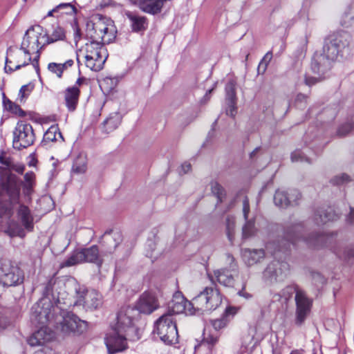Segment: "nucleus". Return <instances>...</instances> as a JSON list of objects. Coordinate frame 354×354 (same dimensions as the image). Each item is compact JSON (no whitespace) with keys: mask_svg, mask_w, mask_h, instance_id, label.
<instances>
[{"mask_svg":"<svg viewBox=\"0 0 354 354\" xmlns=\"http://www.w3.org/2000/svg\"><path fill=\"white\" fill-rule=\"evenodd\" d=\"M0 194L8 198V202L0 201V218L8 220V227L5 231L10 236H25L21 226L14 220H11L14 211H16L18 219L28 231L33 229V216L28 204L21 196L20 187L13 180H6L0 183Z\"/></svg>","mask_w":354,"mask_h":354,"instance_id":"1","label":"nucleus"},{"mask_svg":"<svg viewBox=\"0 0 354 354\" xmlns=\"http://www.w3.org/2000/svg\"><path fill=\"white\" fill-rule=\"evenodd\" d=\"M350 37L346 32H337L330 35L326 39L322 52H317L314 54L311 69L315 74L318 75L317 77H305L306 84L312 86L318 81L322 80L323 75L332 67V64L339 55L348 50Z\"/></svg>","mask_w":354,"mask_h":354,"instance_id":"2","label":"nucleus"},{"mask_svg":"<svg viewBox=\"0 0 354 354\" xmlns=\"http://www.w3.org/2000/svg\"><path fill=\"white\" fill-rule=\"evenodd\" d=\"M52 289V282L48 281L45 290V295L38 302L33 305L31 309V320L33 323L41 325V327L35 332L28 339L29 345L37 346L43 345L51 340L54 334L46 325L53 322V315L51 314V308L53 304L51 302L48 295Z\"/></svg>","mask_w":354,"mask_h":354,"instance_id":"3","label":"nucleus"},{"mask_svg":"<svg viewBox=\"0 0 354 354\" xmlns=\"http://www.w3.org/2000/svg\"><path fill=\"white\" fill-rule=\"evenodd\" d=\"M122 234L120 232H106L103 235V241L107 246L106 252H100L97 245L83 248L75 251L66 260L62 263L63 267H70L82 263H91L98 268L104 262V257L106 253H112L122 241Z\"/></svg>","mask_w":354,"mask_h":354,"instance_id":"4","label":"nucleus"},{"mask_svg":"<svg viewBox=\"0 0 354 354\" xmlns=\"http://www.w3.org/2000/svg\"><path fill=\"white\" fill-rule=\"evenodd\" d=\"M135 309L127 307L122 309L117 315V322L106 334L105 344L109 354L121 352L127 348L129 333L134 331L133 316Z\"/></svg>","mask_w":354,"mask_h":354,"instance_id":"5","label":"nucleus"},{"mask_svg":"<svg viewBox=\"0 0 354 354\" xmlns=\"http://www.w3.org/2000/svg\"><path fill=\"white\" fill-rule=\"evenodd\" d=\"M116 33L113 21L106 17H100L86 23V37L88 40L109 44L115 39Z\"/></svg>","mask_w":354,"mask_h":354,"instance_id":"6","label":"nucleus"},{"mask_svg":"<svg viewBox=\"0 0 354 354\" xmlns=\"http://www.w3.org/2000/svg\"><path fill=\"white\" fill-rule=\"evenodd\" d=\"M56 305L51 308L53 315V322L57 328H60L64 333L77 332L82 333L87 327V323L80 319L75 315L65 310L60 305L61 299L58 296Z\"/></svg>","mask_w":354,"mask_h":354,"instance_id":"7","label":"nucleus"},{"mask_svg":"<svg viewBox=\"0 0 354 354\" xmlns=\"http://www.w3.org/2000/svg\"><path fill=\"white\" fill-rule=\"evenodd\" d=\"M105 44L88 40L82 46L77 53L79 57L84 58L85 65L93 71H100L103 68L104 64L108 57Z\"/></svg>","mask_w":354,"mask_h":354,"instance_id":"8","label":"nucleus"},{"mask_svg":"<svg viewBox=\"0 0 354 354\" xmlns=\"http://www.w3.org/2000/svg\"><path fill=\"white\" fill-rule=\"evenodd\" d=\"M46 33L43 32L41 26L29 28L23 38L21 42V48L25 49L30 54L36 53L37 55L32 59V64L36 72L38 73L39 71V51L46 45L45 41Z\"/></svg>","mask_w":354,"mask_h":354,"instance_id":"9","label":"nucleus"},{"mask_svg":"<svg viewBox=\"0 0 354 354\" xmlns=\"http://www.w3.org/2000/svg\"><path fill=\"white\" fill-rule=\"evenodd\" d=\"M222 302V297L218 289L213 286L205 287L198 295L194 297L189 308H195L196 312L215 310Z\"/></svg>","mask_w":354,"mask_h":354,"instance_id":"10","label":"nucleus"},{"mask_svg":"<svg viewBox=\"0 0 354 354\" xmlns=\"http://www.w3.org/2000/svg\"><path fill=\"white\" fill-rule=\"evenodd\" d=\"M153 332L166 344L177 342L178 330L176 322L169 313H164L155 323Z\"/></svg>","mask_w":354,"mask_h":354,"instance_id":"11","label":"nucleus"},{"mask_svg":"<svg viewBox=\"0 0 354 354\" xmlns=\"http://www.w3.org/2000/svg\"><path fill=\"white\" fill-rule=\"evenodd\" d=\"M35 140L32 125L23 121L17 122L13 131V147L18 150L27 148L34 143Z\"/></svg>","mask_w":354,"mask_h":354,"instance_id":"12","label":"nucleus"},{"mask_svg":"<svg viewBox=\"0 0 354 354\" xmlns=\"http://www.w3.org/2000/svg\"><path fill=\"white\" fill-rule=\"evenodd\" d=\"M76 300L74 306H82L86 310H94L102 304V297L95 290H86L79 286L75 288Z\"/></svg>","mask_w":354,"mask_h":354,"instance_id":"13","label":"nucleus"},{"mask_svg":"<svg viewBox=\"0 0 354 354\" xmlns=\"http://www.w3.org/2000/svg\"><path fill=\"white\" fill-rule=\"evenodd\" d=\"M24 281L22 270L11 262L4 261L0 265V283L6 286H13Z\"/></svg>","mask_w":354,"mask_h":354,"instance_id":"14","label":"nucleus"},{"mask_svg":"<svg viewBox=\"0 0 354 354\" xmlns=\"http://www.w3.org/2000/svg\"><path fill=\"white\" fill-rule=\"evenodd\" d=\"M295 301L296 305L295 324L300 326L303 325L311 312L313 299L302 290L297 292Z\"/></svg>","mask_w":354,"mask_h":354,"instance_id":"15","label":"nucleus"},{"mask_svg":"<svg viewBox=\"0 0 354 354\" xmlns=\"http://www.w3.org/2000/svg\"><path fill=\"white\" fill-rule=\"evenodd\" d=\"M9 58L6 59L5 70L6 71H15L32 63L31 54L20 48L10 49Z\"/></svg>","mask_w":354,"mask_h":354,"instance_id":"16","label":"nucleus"},{"mask_svg":"<svg viewBox=\"0 0 354 354\" xmlns=\"http://www.w3.org/2000/svg\"><path fill=\"white\" fill-rule=\"evenodd\" d=\"M191 301H187L181 292L177 291L173 298L168 304L167 312L174 317L176 314L185 313L186 315H194L196 313L195 308H190Z\"/></svg>","mask_w":354,"mask_h":354,"instance_id":"17","label":"nucleus"},{"mask_svg":"<svg viewBox=\"0 0 354 354\" xmlns=\"http://www.w3.org/2000/svg\"><path fill=\"white\" fill-rule=\"evenodd\" d=\"M288 270V265L287 263L273 261L264 270L263 277L270 281H281L286 277Z\"/></svg>","mask_w":354,"mask_h":354,"instance_id":"18","label":"nucleus"},{"mask_svg":"<svg viewBox=\"0 0 354 354\" xmlns=\"http://www.w3.org/2000/svg\"><path fill=\"white\" fill-rule=\"evenodd\" d=\"M10 180H12L11 179ZM15 181V180H12ZM15 182L20 187V194L25 203H31L32 194L34 192V187L35 185V174L33 171H29L25 174L24 180L21 184Z\"/></svg>","mask_w":354,"mask_h":354,"instance_id":"19","label":"nucleus"},{"mask_svg":"<svg viewBox=\"0 0 354 354\" xmlns=\"http://www.w3.org/2000/svg\"><path fill=\"white\" fill-rule=\"evenodd\" d=\"M159 306L156 297L151 292H144L136 304V309L141 313L151 314Z\"/></svg>","mask_w":354,"mask_h":354,"instance_id":"20","label":"nucleus"},{"mask_svg":"<svg viewBox=\"0 0 354 354\" xmlns=\"http://www.w3.org/2000/svg\"><path fill=\"white\" fill-rule=\"evenodd\" d=\"M303 227L297 224L294 225L291 229L288 230L286 234V238L288 241L291 242L293 245H297L300 241H304L309 245L317 246L319 240H322V236L316 237L315 240L311 239H303L302 236Z\"/></svg>","mask_w":354,"mask_h":354,"instance_id":"21","label":"nucleus"},{"mask_svg":"<svg viewBox=\"0 0 354 354\" xmlns=\"http://www.w3.org/2000/svg\"><path fill=\"white\" fill-rule=\"evenodd\" d=\"M300 198L301 194L297 190H292L288 196L285 191L277 190L274 196V202L277 206L283 208L289 205L296 204Z\"/></svg>","mask_w":354,"mask_h":354,"instance_id":"22","label":"nucleus"},{"mask_svg":"<svg viewBox=\"0 0 354 354\" xmlns=\"http://www.w3.org/2000/svg\"><path fill=\"white\" fill-rule=\"evenodd\" d=\"M80 91L76 86H69L64 91V103L68 111H74L78 104Z\"/></svg>","mask_w":354,"mask_h":354,"instance_id":"23","label":"nucleus"},{"mask_svg":"<svg viewBox=\"0 0 354 354\" xmlns=\"http://www.w3.org/2000/svg\"><path fill=\"white\" fill-rule=\"evenodd\" d=\"M250 205L247 196L243 201V214L245 223L243 227V236L248 238L252 236L255 232L254 218H249Z\"/></svg>","mask_w":354,"mask_h":354,"instance_id":"24","label":"nucleus"},{"mask_svg":"<svg viewBox=\"0 0 354 354\" xmlns=\"http://www.w3.org/2000/svg\"><path fill=\"white\" fill-rule=\"evenodd\" d=\"M302 290L297 285H291L285 287L279 293H275L272 295V302L279 301L281 304H287L288 301L291 299L292 295L295 293L297 295V292Z\"/></svg>","mask_w":354,"mask_h":354,"instance_id":"25","label":"nucleus"},{"mask_svg":"<svg viewBox=\"0 0 354 354\" xmlns=\"http://www.w3.org/2000/svg\"><path fill=\"white\" fill-rule=\"evenodd\" d=\"M242 257L243 261L248 266H252L259 262L265 257V252L263 250H251V249H243L242 250Z\"/></svg>","mask_w":354,"mask_h":354,"instance_id":"26","label":"nucleus"},{"mask_svg":"<svg viewBox=\"0 0 354 354\" xmlns=\"http://www.w3.org/2000/svg\"><path fill=\"white\" fill-rule=\"evenodd\" d=\"M211 281H214V278L224 286H232L234 284L233 274L227 269L217 270L214 272V277L208 274Z\"/></svg>","mask_w":354,"mask_h":354,"instance_id":"27","label":"nucleus"},{"mask_svg":"<svg viewBox=\"0 0 354 354\" xmlns=\"http://www.w3.org/2000/svg\"><path fill=\"white\" fill-rule=\"evenodd\" d=\"M125 15L129 19L133 31L138 32L147 28V22L146 17L130 11H125Z\"/></svg>","mask_w":354,"mask_h":354,"instance_id":"28","label":"nucleus"},{"mask_svg":"<svg viewBox=\"0 0 354 354\" xmlns=\"http://www.w3.org/2000/svg\"><path fill=\"white\" fill-rule=\"evenodd\" d=\"M165 0H138L137 3L142 10L150 14L160 12Z\"/></svg>","mask_w":354,"mask_h":354,"instance_id":"29","label":"nucleus"},{"mask_svg":"<svg viewBox=\"0 0 354 354\" xmlns=\"http://www.w3.org/2000/svg\"><path fill=\"white\" fill-rule=\"evenodd\" d=\"M122 120L121 115L118 113H113L109 115L103 123V130L109 133L116 129Z\"/></svg>","mask_w":354,"mask_h":354,"instance_id":"30","label":"nucleus"},{"mask_svg":"<svg viewBox=\"0 0 354 354\" xmlns=\"http://www.w3.org/2000/svg\"><path fill=\"white\" fill-rule=\"evenodd\" d=\"M337 216L334 211L329 207L326 210L321 209L317 211L315 215V220L317 225H320L330 221H333Z\"/></svg>","mask_w":354,"mask_h":354,"instance_id":"31","label":"nucleus"},{"mask_svg":"<svg viewBox=\"0 0 354 354\" xmlns=\"http://www.w3.org/2000/svg\"><path fill=\"white\" fill-rule=\"evenodd\" d=\"M14 160L3 151H0V176H6L10 172Z\"/></svg>","mask_w":354,"mask_h":354,"instance_id":"32","label":"nucleus"},{"mask_svg":"<svg viewBox=\"0 0 354 354\" xmlns=\"http://www.w3.org/2000/svg\"><path fill=\"white\" fill-rule=\"evenodd\" d=\"M65 38L66 32L64 29L60 26H56L50 35L46 34L45 41L46 44H48L64 40Z\"/></svg>","mask_w":354,"mask_h":354,"instance_id":"33","label":"nucleus"},{"mask_svg":"<svg viewBox=\"0 0 354 354\" xmlns=\"http://www.w3.org/2000/svg\"><path fill=\"white\" fill-rule=\"evenodd\" d=\"M87 169L86 157L83 154H80L75 159L72 171L75 174H82L86 172Z\"/></svg>","mask_w":354,"mask_h":354,"instance_id":"34","label":"nucleus"},{"mask_svg":"<svg viewBox=\"0 0 354 354\" xmlns=\"http://www.w3.org/2000/svg\"><path fill=\"white\" fill-rule=\"evenodd\" d=\"M3 103L4 108L12 113L20 117H24L26 115L24 111H23L18 104L12 102L9 99L4 98Z\"/></svg>","mask_w":354,"mask_h":354,"instance_id":"35","label":"nucleus"},{"mask_svg":"<svg viewBox=\"0 0 354 354\" xmlns=\"http://www.w3.org/2000/svg\"><path fill=\"white\" fill-rule=\"evenodd\" d=\"M58 138L63 139V137L57 126H51L44 135V140L45 141H56Z\"/></svg>","mask_w":354,"mask_h":354,"instance_id":"36","label":"nucleus"},{"mask_svg":"<svg viewBox=\"0 0 354 354\" xmlns=\"http://www.w3.org/2000/svg\"><path fill=\"white\" fill-rule=\"evenodd\" d=\"M342 25L346 27L354 25V3L351 5L345 11Z\"/></svg>","mask_w":354,"mask_h":354,"instance_id":"37","label":"nucleus"},{"mask_svg":"<svg viewBox=\"0 0 354 354\" xmlns=\"http://www.w3.org/2000/svg\"><path fill=\"white\" fill-rule=\"evenodd\" d=\"M212 194L216 196L218 202H222L225 197V192L223 187L216 181L210 183Z\"/></svg>","mask_w":354,"mask_h":354,"instance_id":"38","label":"nucleus"},{"mask_svg":"<svg viewBox=\"0 0 354 354\" xmlns=\"http://www.w3.org/2000/svg\"><path fill=\"white\" fill-rule=\"evenodd\" d=\"M218 341V335L217 334L207 333L205 330L203 333V339L202 344L209 347L214 346Z\"/></svg>","mask_w":354,"mask_h":354,"instance_id":"39","label":"nucleus"},{"mask_svg":"<svg viewBox=\"0 0 354 354\" xmlns=\"http://www.w3.org/2000/svg\"><path fill=\"white\" fill-rule=\"evenodd\" d=\"M272 54L271 52H268L264 55V57H263V59H261V61L260 62V63L258 66L257 70H258L259 73H261V74L264 73V72L266 71V70L268 67L269 62L272 59Z\"/></svg>","mask_w":354,"mask_h":354,"instance_id":"40","label":"nucleus"},{"mask_svg":"<svg viewBox=\"0 0 354 354\" xmlns=\"http://www.w3.org/2000/svg\"><path fill=\"white\" fill-rule=\"evenodd\" d=\"M33 87L34 86L31 84L24 85L21 87L18 95V99L21 102H24L32 92Z\"/></svg>","mask_w":354,"mask_h":354,"instance_id":"41","label":"nucleus"},{"mask_svg":"<svg viewBox=\"0 0 354 354\" xmlns=\"http://www.w3.org/2000/svg\"><path fill=\"white\" fill-rule=\"evenodd\" d=\"M235 227V219L232 216H228L226 219V229L228 239L230 241H232Z\"/></svg>","mask_w":354,"mask_h":354,"instance_id":"42","label":"nucleus"},{"mask_svg":"<svg viewBox=\"0 0 354 354\" xmlns=\"http://www.w3.org/2000/svg\"><path fill=\"white\" fill-rule=\"evenodd\" d=\"M226 100L236 99L235 91V82L230 80L225 86Z\"/></svg>","mask_w":354,"mask_h":354,"instance_id":"43","label":"nucleus"},{"mask_svg":"<svg viewBox=\"0 0 354 354\" xmlns=\"http://www.w3.org/2000/svg\"><path fill=\"white\" fill-rule=\"evenodd\" d=\"M211 323L212 326L216 330H219L227 325L228 319L225 316L223 315L222 317L219 319L212 320Z\"/></svg>","mask_w":354,"mask_h":354,"instance_id":"44","label":"nucleus"},{"mask_svg":"<svg viewBox=\"0 0 354 354\" xmlns=\"http://www.w3.org/2000/svg\"><path fill=\"white\" fill-rule=\"evenodd\" d=\"M354 130V122H347L341 125L337 129V135L344 136Z\"/></svg>","mask_w":354,"mask_h":354,"instance_id":"45","label":"nucleus"},{"mask_svg":"<svg viewBox=\"0 0 354 354\" xmlns=\"http://www.w3.org/2000/svg\"><path fill=\"white\" fill-rule=\"evenodd\" d=\"M227 106L226 108V114L234 117L236 113V99L226 100Z\"/></svg>","mask_w":354,"mask_h":354,"instance_id":"46","label":"nucleus"},{"mask_svg":"<svg viewBox=\"0 0 354 354\" xmlns=\"http://www.w3.org/2000/svg\"><path fill=\"white\" fill-rule=\"evenodd\" d=\"M59 5H67L69 6L70 8H61L59 12L61 15H75L77 12V9L71 3H62Z\"/></svg>","mask_w":354,"mask_h":354,"instance_id":"47","label":"nucleus"},{"mask_svg":"<svg viewBox=\"0 0 354 354\" xmlns=\"http://www.w3.org/2000/svg\"><path fill=\"white\" fill-rule=\"evenodd\" d=\"M349 181L350 177L346 174L336 176L331 180V183L334 185H341Z\"/></svg>","mask_w":354,"mask_h":354,"instance_id":"48","label":"nucleus"},{"mask_svg":"<svg viewBox=\"0 0 354 354\" xmlns=\"http://www.w3.org/2000/svg\"><path fill=\"white\" fill-rule=\"evenodd\" d=\"M48 68L50 72L56 74V75L59 78L62 77L63 73L61 70V66L59 65V64L54 63V62L50 63L48 65Z\"/></svg>","mask_w":354,"mask_h":354,"instance_id":"49","label":"nucleus"},{"mask_svg":"<svg viewBox=\"0 0 354 354\" xmlns=\"http://www.w3.org/2000/svg\"><path fill=\"white\" fill-rule=\"evenodd\" d=\"M291 160L292 162H303L304 160L308 161V159L304 156L303 153L299 150H296L292 153Z\"/></svg>","mask_w":354,"mask_h":354,"instance_id":"50","label":"nucleus"},{"mask_svg":"<svg viewBox=\"0 0 354 354\" xmlns=\"http://www.w3.org/2000/svg\"><path fill=\"white\" fill-rule=\"evenodd\" d=\"M25 170V165L20 162L13 161L10 167V172L12 171H16L18 174H22Z\"/></svg>","mask_w":354,"mask_h":354,"instance_id":"51","label":"nucleus"},{"mask_svg":"<svg viewBox=\"0 0 354 354\" xmlns=\"http://www.w3.org/2000/svg\"><path fill=\"white\" fill-rule=\"evenodd\" d=\"M73 31H74V41H75V44H77V42L81 39V31H80V28L77 26V23L76 20L74 21V24L73 25Z\"/></svg>","mask_w":354,"mask_h":354,"instance_id":"52","label":"nucleus"},{"mask_svg":"<svg viewBox=\"0 0 354 354\" xmlns=\"http://www.w3.org/2000/svg\"><path fill=\"white\" fill-rule=\"evenodd\" d=\"M70 8L71 9L69 6H67V5L66 6V5H58L55 8H53V10H50L48 12L47 17H52V16H53L54 13L59 12L60 11V8Z\"/></svg>","mask_w":354,"mask_h":354,"instance_id":"53","label":"nucleus"},{"mask_svg":"<svg viewBox=\"0 0 354 354\" xmlns=\"http://www.w3.org/2000/svg\"><path fill=\"white\" fill-rule=\"evenodd\" d=\"M37 160L34 153H31L28 157V165L29 167H35Z\"/></svg>","mask_w":354,"mask_h":354,"instance_id":"54","label":"nucleus"},{"mask_svg":"<svg viewBox=\"0 0 354 354\" xmlns=\"http://www.w3.org/2000/svg\"><path fill=\"white\" fill-rule=\"evenodd\" d=\"M236 312H237L236 308L230 306V307L226 308L223 316H225V317L227 318V317L228 315H234L236 313Z\"/></svg>","mask_w":354,"mask_h":354,"instance_id":"55","label":"nucleus"},{"mask_svg":"<svg viewBox=\"0 0 354 354\" xmlns=\"http://www.w3.org/2000/svg\"><path fill=\"white\" fill-rule=\"evenodd\" d=\"M73 64V60L68 59L63 64H59L61 66V70L62 73L64 70H66L68 68L71 67Z\"/></svg>","mask_w":354,"mask_h":354,"instance_id":"56","label":"nucleus"},{"mask_svg":"<svg viewBox=\"0 0 354 354\" xmlns=\"http://www.w3.org/2000/svg\"><path fill=\"white\" fill-rule=\"evenodd\" d=\"M191 169V165L188 162H185L181 165V171L180 173L186 174Z\"/></svg>","mask_w":354,"mask_h":354,"instance_id":"57","label":"nucleus"},{"mask_svg":"<svg viewBox=\"0 0 354 354\" xmlns=\"http://www.w3.org/2000/svg\"><path fill=\"white\" fill-rule=\"evenodd\" d=\"M347 219L349 223H354V209L353 208H351L350 214Z\"/></svg>","mask_w":354,"mask_h":354,"instance_id":"58","label":"nucleus"},{"mask_svg":"<svg viewBox=\"0 0 354 354\" xmlns=\"http://www.w3.org/2000/svg\"><path fill=\"white\" fill-rule=\"evenodd\" d=\"M86 82V79L84 77H80L77 80L74 86H79L84 84Z\"/></svg>","mask_w":354,"mask_h":354,"instance_id":"59","label":"nucleus"},{"mask_svg":"<svg viewBox=\"0 0 354 354\" xmlns=\"http://www.w3.org/2000/svg\"><path fill=\"white\" fill-rule=\"evenodd\" d=\"M6 327V323L4 321V318L0 315V329Z\"/></svg>","mask_w":354,"mask_h":354,"instance_id":"60","label":"nucleus"},{"mask_svg":"<svg viewBox=\"0 0 354 354\" xmlns=\"http://www.w3.org/2000/svg\"><path fill=\"white\" fill-rule=\"evenodd\" d=\"M290 354H305L303 350L295 349Z\"/></svg>","mask_w":354,"mask_h":354,"instance_id":"61","label":"nucleus"},{"mask_svg":"<svg viewBox=\"0 0 354 354\" xmlns=\"http://www.w3.org/2000/svg\"><path fill=\"white\" fill-rule=\"evenodd\" d=\"M348 257H354V251L350 250L347 254Z\"/></svg>","mask_w":354,"mask_h":354,"instance_id":"62","label":"nucleus"},{"mask_svg":"<svg viewBox=\"0 0 354 354\" xmlns=\"http://www.w3.org/2000/svg\"><path fill=\"white\" fill-rule=\"evenodd\" d=\"M305 97H306L305 95H304L302 94H299L297 95V100H301L302 99H304Z\"/></svg>","mask_w":354,"mask_h":354,"instance_id":"63","label":"nucleus"},{"mask_svg":"<svg viewBox=\"0 0 354 354\" xmlns=\"http://www.w3.org/2000/svg\"><path fill=\"white\" fill-rule=\"evenodd\" d=\"M109 81H111V79H108V78L107 79H104L102 84H104V83H106V82H109Z\"/></svg>","mask_w":354,"mask_h":354,"instance_id":"64","label":"nucleus"}]
</instances>
